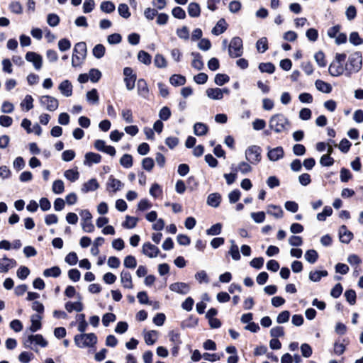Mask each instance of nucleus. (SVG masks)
<instances>
[{"label": "nucleus", "instance_id": "obj_6", "mask_svg": "<svg viewBox=\"0 0 363 363\" xmlns=\"http://www.w3.org/2000/svg\"><path fill=\"white\" fill-rule=\"evenodd\" d=\"M229 55L231 57H238L242 55V40L240 37H234L228 46Z\"/></svg>", "mask_w": 363, "mask_h": 363}, {"label": "nucleus", "instance_id": "obj_4", "mask_svg": "<svg viewBox=\"0 0 363 363\" xmlns=\"http://www.w3.org/2000/svg\"><path fill=\"white\" fill-rule=\"evenodd\" d=\"M74 341L77 347L79 348L92 347L97 343V337L93 333H82L76 335Z\"/></svg>", "mask_w": 363, "mask_h": 363}, {"label": "nucleus", "instance_id": "obj_40", "mask_svg": "<svg viewBox=\"0 0 363 363\" xmlns=\"http://www.w3.org/2000/svg\"><path fill=\"white\" fill-rule=\"evenodd\" d=\"M304 257L308 262L314 264L318 258V254L315 250H308L306 252Z\"/></svg>", "mask_w": 363, "mask_h": 363}, {"label": "nucleus", "instance_id": "obj_36", "mask_svg": "<svg viewBox=\"0 0 363 363\" xmlns=\"http://www.w3.org/2000/svg\"><path fill=\"white\" fill-rule=\"evenodd\" d=\"M169 82L174 86H182L186 83V78L181 74H173L169 78Z\"/></svg>", "mask_w": 363, "mask_h": 363}, {"label": "nucleus", "instance_id": "obj_41", "mask_svg": "<svg viewBox=\"0 0 363 363\" xmlns=\"http://www.w3.org/2000/svg\"><path fill=\"white\" fill-rule=\"evenodd\" d=\"M64 176L70 182H75L79 179V173L77 169H70L65 172Z\"/></svg>", "mask_w": 363, "mask_h": 363}, {"label": "nucleus", "instance_id": "obj_50", "mask_svg": "<svg viewBox=\"0 0 363 363\" xmlns=\"http://www.w3.org/2000/svg\"><path fill=\"white\" fill-rule=\"evenodd\" d=\"M123 264L126 268L135 269L137 266L136 259L133 255H128L124 259Z\"/></svg>", "mask_w": 363, "mask_h": 363}, {"label": "nucleus", "instance_id": "obj_21", "mask_svg": "<svg viewBox=\"0 0 363 363\" xmlns=\"http://www.w3.org/2000/svg\"><path fill=\"white\" fill-rule=\"evenodd\" d=\"M138 94L139 96L144 99H148L149 96V89L146 82L140 79L138 81Z\"/></svg>", "mask_w": 363, "mask_h": 363}, {"label": "nucleus", "instance_id": "obj_5", "mask_svg": "<svg viewBox=\"0 0 363 363\" xmlns=\"http://www.w3.org/2000/svg\"><path fill=\"white\" fill-rule=\"evenodd\" d=\"M262 150L257 145H251L248 147L245 152L246 160L252 164H257L262 159Z\"/></svg>", "mask_w": 363, "mask_h": 363}, {"label": "nucleus", "instance_id": "obj_20", "mask_svg": "<svg viewBox=\"0 0 363 363\" xmlns=\"http://www.w3.org/2000/svg\"><path fill=\"white\" fill-rule=\"evenodd\" d=\"M84 157V164L87 166H91L92 164H98L101 160L100 155L91 152H87Z\"/></svg>", "mask_w": 363, "mask_h": 363}, {"label": "nucleus", "instance_id": "obj_42", "mask_svg": "<svg viewBox=\"0 0 363 363\" xmlns=\"http://www.w3.org/2000/svg\"><path fill=\"white\" fill-rule=\"evenodd\" d=\"M60 274H61V270H60V267H58L57 266L52 267L49 269H46L43 272V275L46 277H58L60 275Z\"/></svg>", "mask_w": 363, "mask_h": 363}, {"label": "nucleus", "instance_id": "obj_24", "mask_svg": "<svg viewBox=\"0 0 363 363\" xmlns=\"http://www.w3.org/2000/svg\"><path fill=\"white\" fill-rule=\"evenodd\" d=\"M267 213L276 218H281L283 217V210L279 206L269 205L267 206Z\"/></svg>", "mask_w": 363, "mask_h": 363}, {"label": "nucleus", "instance_id": "obj_23", "mask_svg": "<svg viewBox=\"0 0 363 363\" xmlns=\"http://www.w3.org/2000/svg\"><path fill=\"white\" fill-rule=\"evenodd\" d=\"M99 186V184L96 179H91L87 182L84 183L82 187V191L83 193H87L96 190Z\"/></svg>", "mask_w": 363, "mask_h": 363}, {"label": "nucleus", "instance_id": "obj_48", "mask_svg": "<svg viewBox=\"0 0 363 363\" xmlns=\"http://www.w3.org/2000/svg\"><path fill=\"white\" fill-rule=\"evenodd\" d=\"M259 69L261 72L272 74L275 70L274 65L271 62H262L259 65Z\"/></svg>", "mask_w": 363, "mask_h": 363}, {"label": "nucleus", "instance_id": "obj_46", "mask_svg": "<svg viewBox=\"0 0 363 363\" xmlns=\"http://www.w3.org/2000/svg\"><path fill=\"white\" fill-rule=\"evenodd\" d=\"M33 99L31 95H26L21 103V106L26 108L28 111L33 108Z\"/></svg>", "mask_w": 363, "mask_h": 363}, {"label": "nucleus", "instance_id": "obj_1", "mask_svg": "<svg viewBox=\"0 0 363 363\" xmlns=\"http://www.w3.org/2000/svg\"><path fill=\"white\" fill-rule=\"evenodd\" d=\"M289 125V120L282 113L273 115L269 121V126L270 129L277 133H282L287 130Z\"/></svg>", "mask_w": 363, "mask_h": 363}, {"label": "nucleus", "instance_id": "obj_13", "mask_svg": "<svg viewBox=\"0 0 363 363\" xmlns=\"http://www.w3.org/2000/svg\"><path fill=\"white\" fill-rule=\"evenodd\" d=\"M169 289L180 294H187L190 291V286L184 282H176L169 286Z\"/></svg>", "mask_w": 363, "mask_h": 363}, {"label": "nucleus", "instance_id": "obj_16", "mask_svg": "<svg viewBox=\"0 0 363 363\" xmlns=\"http://www.w3.org/2000/svg\"><path fill=\"white\" fill-rule=\"evenodd\" d=\"M16 265V261L13 259H10L4 257L0 259V272L6 273L10 269L13 268Z\"/></svg>", "mask_w": 363, "mask_h": 363}, {"label": "nucleus", "instance_id": "obj_62", "mask_svg": "<svg viewBox=\"0 0 363 363\" xmlns=\"http://www.w3.org/2000/svg\"><path fill=\"white\" fill-rule=\"evenodd\" d=\"M172 13L174 18L178 19H184L186 18L185 11L179 6L174 7L172 11Z\"/></svg>", "mask_w": 363, "mask_h": 363}, {"label": "nucleus", "instance_id": "obj_38", "mask_svg": "<svg viewBox=\"0 0 363 363\" xmlns=\"http://www.w3.org/2000/svg\"><path fill=\"white\" fill-rule=\"evenodd\" d=\"M231 246L230 247V250L228 251V253L232 257L233 259L238 261L240 259V254L239 252V249L238 245L235 243V241L231 240L230 241Z\"/></svg>", "mask_w": 363, "mask_h": 363}, {"label": "nucleus", "instance_id": "obj_14", "mask_svg": "<svg viewBox=\"0 0 363 363\" xmlns=\"http://www.w3.org/2000/svg\"><path fill=\"white\" fill-rule=\"evenodd\" d=\"M123 186V184L118 179H115L113 176H110L107 184L106 189L108 191L116 192L121 190Z\"/></svg>", "mask_w": 363, "mask_h": 363}, {"label": "nucleus", "instance_id": "obj_29", "mask_svg": "<svg viewBox=\"0 0 363 363\" xmlns=\"http://www.w3.org/2000/svg\"><path fill=\"white\" fill-rule=\"evenodd\" d=\"M227 29L226 22L225 19H220L214 28L212 29V33L216 35H219Z\"/></svg>", "mask_w": 363, "mask_h": 363}, {"label": "nucleus", "instance_id": "obj_45", "mask_svg": "<svg viewBox=\"0 0 363 363\" xmlns=\"http://www.w3.org/2000/svg\"><path fill=\"white\" fill-rule=\"evenodd\" d=\"M157 332L155 330H150L145 335V341L147 345H153L157 340Z\"/></svg>", "mask_w": 363, "mask_h": 363}, {"label": "nucleus", "instance_id": "obj_58", "mask_svg": "<svg viewBox=\"0 0 363 363\" xmlns=\"http://www.w3.org/2000/svg\"><path fill=\"white\" fill-rule=\"evenodd\" d=\"M88 75L91 82L95 83L101 77V72L99 69L93 68L89 70Z\"/></svg>", "mask_w": 363, "mask_h": 363}, {"label": "nucleus", "instance_id": "obj_33", "mask_svg": "<svg viewBox=\"0 0 363 363\" xmlns=\"http://www.w3.org/2000/svg\"><path fill=\"white\" fill-rule=\"evenodd\" d=\"M315 85L316 89L323 93L328 94V93L331 92V91H332L331 85L327 82L322 81V80H320V79L316 80L315 82Z\"/></svg>", "mask_w": 363, "mask_h": 363}, {"label": "nucleus", "instance_id": "obj_27", "mask_svg": "<svg viewBox=\"0 0 363 363\" xmlns=\"http://www.w3.org/2000/svg\"><path fill=\"white\" fill-rule=\"evenodd\" d=\"M207 96L213 100H220L223 99L220 88H208L206 91Z\"/></svg>", "mask_w": 363, "mask_h": 363}, {"label": "nucleus", "instance_id": "obj_31", "mask_svg": "<svg viewBox=\"0 0 363 363\" xmlns=\"http://www.w3.org/2000/svg\"><path fill=\"white\" fill-rule=\"evenodd\" d=\"M191 55L194 57L191 66L197 70H201L203 67L201 55L199 52H192Z\"/></svg>", "mask_w": 363, "mask_h": 363}, {"label": "nucleus", "instance_id": "obj_28", "mask_svg": "<svg viewBox=\"0 0 363 363\" xmlns=\"http://www.w3.org/2000/svg\"><path fill=\"white\" fill-rule=\"evenodd\" d=\"M168 336L169 337V340L174 345V349L179 350V345L182 343L180 337V333L177 331L172 330L169 333Z\"/></svg>", "mask_w": 363, "mask_h": 363}, {"label": "nucleus", "instance_id": "obj_47", "mask_svg": "<svg viewBox=\"0 0 363 363\" xmlns=\"http://www.w3.org/2000/svg\"><path fill=\"white\" fill-rule=\"evenodd\" d=\"M138 221V219L137 218L126 216L125 221L122 225L125 228L131 229L136 226Z\"/></svg>", "mask_w": 363, "mask_h": 363}, {"label": "nucleus", "instance_id": "obj_60", "mask_svg": "<svg viewBox=\"0 0 363 363\" xmlns=\"http://www.w3.org/2000/svg\"><path fill=\"white\" fill-rule=\"evenodd\" d=\"M230 80V77L225 74H217L215 77L214 82L218 86H222Z\"/></svg>", "mask_w": 363, "mask_h": 363}, {"label": "nucleus", "instance_id": "obj_61", "mask_svg": "<svg viewBox=\"0 0 363 363\" xmlns=\"http://www.w3.org/2000/svg\"><path fill=\"white\" fill-rule=\"evenodd\" d=\"M221 229L222 225L220 223H216L206 230V234L208 235H217L221 233Z\"/></svg>", "mask_w": 363, "mask_h": 363}, {"label": "nucleus", "instance_id": "obj_26", "mask_svg": "<svg viewBox=\"0 0 363 363\" xmlns=\"http://www.w3.org/2000/svg\"><path fill=\"white\" fill-rule=\"evenodd\" d=\"M42 317L39 314H34L30 318L31 325L30 326V330L33 333L36 332L41 328Z\"/></svg>", "mask_w": 363, "mask_h": 363}, {"label": "nucleus", "instance_id": "obj_49", "mask_svg": "<svg viewBox=\"0 0 363 363\" xmlns=\"http://www.w3.org/2000/svg\"><path fill=\"white\" fill-rule=\"evenodd\" d=\"M100 8L102 11L110 13L115 10V5L110 1H105L101 2Z\"/></svg>", "mask_w": 363, "mask_h": 363}, {"label": "nucleus", "instance_id": "obj_37", "mask_svg": "<svg viewBox=\"0 0 363 363\" xmlns=\"http://www.w3.org/2000/svg\"><path fill=\"white\" fill-rule=\"evenodd\" d=\"M66 310L71 313L73 311L80 312L83 310V304L80 301L77 302H67L65 303Z\"/></svg>", "mask_w": 363, "mask_h": 363}, {"label": "nucleus", "instance_id": "obj_10", "mask_svg": "<svg viewBox=\"0 0 363 363\" xmlns=\"http://www.w3.org/2000/svg\"><path fill=\"white\" fill-rule=\"evenodd\" d=\"M26 60L32 62L35 69L39 70L43 65V58L41 55L34 52H28L26 55Z\"/></svg>", "mask_w": 363, "mask_h": 363}, {"label": "nucleus", "instance_id": "obj_44", "mask_svg": "<svg viewBox=\"0 0 363 363\" xmlns=\"http://www.w3.org/2000/svg\"><path fill=\"white\" fill-rule=\"evenodd\" d=\"M99 94L96 89H93L86 93V100L93 104H96L99 102Z\"/></svg>", "mask_w": 363, "mask_h": 363}, {"label": "nucleus", "instance_id": "obj_55", "mask_svg": "<svg viewBox=\"0 0 363 363\" xmlns=\"http://www.w3.org/2000/svg\"><path fill=\"white\" fill-rule=\"evenodd\" d=\"M333 213V209L330 206H325L323 211L321 213H318L317 219L320 221H324L328 216H331Z\"/></svg>", "mask_w": 363, "mask_h": 363}, {"label": "nucleus", "instance_id": "obj_11", "mask_svg": "<svg viewBox=\"0 0 363 363\" xmlns=\"http://www.w3.org/2000/svg\"><path fill=\"white\" fill-rule=\"evenodd\" d=\"M94 147L101 152H104L111 156L116 155V150L113 146L106 145V142L103 140H96L94 142Z\"/></svg>", "mask_w": 363, "mask_h": 363}, {"label": "nucleus", "instance_id": "obj_7", "mask_svg": "<svg viewBox=\"0 0 363 363\" xmlns=\"http://www.w3.org/2000/svg\"><path fill=\"white\" fill-rule=\"evenodd\" d=\"M39 102L41 106L49 111H55L59 106L58 100L50 95L41 96L39 98Z\"/></svg>", "mask_w": 363, "mask_h": 363}, {"label": "nucleus", "instance_id": "obj_12", "mask_svg": "<svg viewBox=\"0 0 363 363\" xmlns=\"http://www.w3.org/2000/svg\"><path fill=\"white\" fill-rule=\"evenodd\" d=\"M142 252L145 255L147 256L148 257L154 258L158 255L160 250L157 246L147 242L143 244L142 247Z\"/></svg>", "mask_w": 363, "mask_h": 363}, {"label": "nucleus", "instance_id": "obj_25", "mask_svg": "<svg viewBox=\"0 0 363 363\" xmlns=\"http://www.w3.org/2000/svg\"><path fill=\"white\" fill-rule=\"evenodd\" d=\"M221 201V196L218 193H212L207 197V204L210 206L216 208Z\"/></svg>", "mask_w": 363, "mask_h": 363}, {"label": "nucleus", "instance_id": "obj_53", "mask_svg": "<svg viewBox=\"0 0 363 363\" xmlns=\"http://www.w3.org/2000/svg\"><path fill=\"white\" fill-rule=\"evenodd\" d=\"M118 11L119 15L124 18H128L130 16L129 8L125 4H120L118 7Z\"/></svg>", "mask_w": 363, "mask_h": 363}, {"label": "nucleus", "instance_id": "obj_32", "mask_svg": "<svg viewBox=\"0 0 363 363\" xmlns=\"http://www.w3.org/2000/svg\"><path fill=\"white\" fill-rule=\"evenodd\" d=\"M188 13L192 18H196L200 16L201 9L197 3L191 2L188 6Z\"/></svg>", "mask_w": 363, "mask_h": 363}, {"label": "nucleus", "instance_id": "obj_34", "mask_svg": "<svg viewBox=\"0 0 363 363\" xmlns=\"http://www.w3.org/2000/svg\"><path fill=\"white\" fill-rule=\"evenodd\" d=\"M208 130V126L203 123H196L194 125V133L196 135L201 136L207 133Z\"/></svg>", "mask_w": 363, "mask_h": 363}, {"label": "nucleus", "instance_id": "obj_64", "mask_svg": "<svg viewBox=\"0 0 363 363\" xmlns=\"http://www.w3.org/2000/svg\"><path fill=\"white\" fill-rule=\"evenodd\" d=\"M9 9L12 13L21 14L23 12L22 5L18 1H13L9 4Z\"/></svg>", "mask_w": 363, "mask_h": 363}, {"label": "nucleus", "instance_id": "obj_51", "mask_svg": "<svg viewBox=\"0 0 363 363\" xmlns=\"http://www.w3.org/2000/svg\"><path fill=\"white\" fill-rule=\"evenodd\" d=\"M120 164L125 168H130L133 165V157L129 154H125L120 160Z\"/></svg>", "mask_w": 363, "mask_h": 363}, {"label": "nucleus", "instance_id": "obj_9", "mask_svg": "<svg viewBox=\"0 0 363 363\" xmlns=\"http://www.w3.org/2000/svg\"><path fill=\"white\" fill-rule=\"evenodd\" d=\"M125 75L124 82L128 90H132L135 87L136 76L133 74V69L130 67H125L123 69Z\"/></svg>", "mask_w": 363, "mask_h": 363}, {"label": "nucleus", "instance_id": "obj_52", "mask_svg": "<svg viewBox=\"0 0 363 363\" xmlns=\"http://www.w3.org/2000/svg\"><path fill=\"white\" fill-rule=\"evenodd\" d=\"M52 189L56 194H62L65 189L64 182L60 179L55 180L53 182Z\"/></svg>", "mask_w": 363, "mask_h": 363}, {"label": "nucleus", "instance_id": "obj_3", "mask_svg": "<svg viewBox=\"0 0 363 363\" xmlns=\"http://www.w3.org/2000/svg\"><path fill=\"white\" fill-rule=\"evenodd\" d=\"M86 43L84 42L77 43L73 49L72 66L74 67L81 66L86 59Z\"/></svg>", "mask_w": 363, "mask_h": 363}, {"label": "nucleus", "instance_id": "obj_54", "mask_svg": "<svg viewBox=\"0 0 363 363\" xmlns=\"http://www.w3.org/2000/svg\"><path fill=\"white\" fill-rule=\"evenodd\" d=\"M258 52L263 53L268 49L267 39L265 37L261 38L257 42Z\"/></svg>", "mask_w": 363, "mask_h": 363}, {"label": "nucleus", "instance_id": "obj_17", "mask_svg": "<svg viewBox=\"0 0 363 363\" xmlns=\"http://www.w3.org/2000/svg\"><path fill=\"white\" fill-rule=\"evenodd\" d=\"M284 155V149L282 147H277L268 150L267 157L269 160L275 162L281 159Z\"/></svg>", "mask_w": 363, "mask_h": 363}, {"label": "nucleus", "instance_id": "obj_57", "mask_svg": "<svg viewBox=\"0 0 363 363\" xmlns=\"http://www.w3.org/2000/svg\"><path fill=\"white\" fill-rule=\"evenodd\" d=\"M154 64L158 68H164L167 67V61L163 55L157 54L155 56Z\"/></svg>", "mask_w": 363, "mask_h": 363}, {"label": "nucleus", "instance_id": "obj_59", "mask_svg": "<svg viewBox=\"0 0 363 363\" xmlns=\"http://www.w3.org/2000/svg\"><path fill=\"white\" fill-rule=\"evenodd\" d=\"M58 48L61 52H65L70 49L71 43L67 38H62L58 41Z\"/></svg>", "mask_w": 363, "mask_h": 363}, {"label": "nucleus", "instance_id": "obj_22", "mask_svg": "<svg viewBox=\"0 0 363 363\" xmlns=\"http://www.w3.org/2000/svg\"><path fill=\"white\" fill-rule=\"evenodd\" d=\"M121 281L124 288L133 289L132 277L129 272L123 270L121 273Z\"/></svg>", "mask_w": 363, "mask_h": 363}, {"label": "nucleus", "instance_id": "obj_35", "mask_svg": "<svg viewBox=\"0 0 363 363\" xmlns=\"http://www.w3.org/2000/svg\"><path fill=\"white\" fill-rule=\"evenodd\" d=\"M328 272L326 270L322 271H311L309 273V279L313 282L319 281L322 277L328 276Z\"/></svg>", "mask_w": 363, "mask_h": 363}, {"label": "nucleus", "instance_id": "obj_2", "mask_svg": "<svg viewBox=\"0 0 363 363\" xmlns=\"http://www.w3.org/2000/svg\"><path fill=\"white\" fill-rule=\"evenodd\" d=\"M362 65V56L360 52H355L349 56L345 64L346 75L350 76L352 73L358 72Z\"/></svg>", "mask_w": 363, "mask_h": 363}, {"label": "nucleus", "instance_id": "obj_39", "mask_svg": "<svg viewBox=\"0 0 363 363\" xmlns=\"http://www.w3.org/2000/svg\"><path fill=\"white\" fill-rule=\"evenodd\" d=\"M105 52L106 48L102 44H97L92 50L93 55L97 59L102 58L105 55Z\"/></svg>", "mask_w": 363, "mask_h": 363}, {"label": "nucleus", "instance_id": "obj_18", "mask_svg": "<svg viewBox=\"0 0 363 363\" xmlns=\"http://www.w3.org/2000/svg\"><path fill=\"white\" fill-rule=\"evenodd\" d=\"M340 240L342 243H349L353 238L352 232L347 229L345 225H342L339 230Z\"/></svg>", "mask_w": 363, "mask_h": 363}, {"label": "nucleus", "instance_id": "obj_15", "mask_svg": "<svg viewBox=\"0 0 363 363\" xmlns=\"http://www.w3.org/2000/svg\"><path fill=\"white\" fill-rule=\"evenodd\" d=\"M328 72L333 77H339L345 72V66L342 64L333 61L329 66Z\"/></svg>", "mask_w": 363, "mask_h": 363}, {"label": "nucleus", "instance_id": "obj_19", "mask_svg": "<svg viewBox=\"0 0 363 363\" xmlns=\"http://www.w3.org/2000/svg\"><path fill=\"white\" fill-rule=\"evenodd\" d=\"M58 89L60 93L66 97L71 96L72 94V85L67 79L62 81L60 84Z\"/></svg>", "mask_w": 363, "mask_h": 363}, {"label": "nucleus", "instance_id": "obj_30", "mask_svg": "<svg viewBox=\"0 0 363 363\" xmlns=\"http://www.w3.org/2000/svg\"><path fill=\"white\" fill-rule=\"evenodd\" d=\"M231 169L235 172H240L243 174L250 172L252 169L250 163L246 162H241L236 167H232Z\"/></svg>", "mask_w": 363, "mask_h": 363}, {"label": "nucleus", "instance_id": "obj_8", "mask_svg": "<svg viewBox=\"0 0 363 363\" xmlns=\"http://www.w3.org/2000/svg\"><path fill=\"white\" fill-rule=\"evenodd\" d=\"M33 343L40 345L42 347H45L48 345V342L40 334L29 335L27 340H25L24 345L26 347H31Z\"/></svg>", "mask_w": 363, "mask_h": 363}, {"label": "nucleus", "instance_id": "obj_63", "mask_svg": "<svg viewBox=\"0 0 363 363\" xmlns=\"http://www.w3.org/2000/svg\"><path fill=\"white\" fill-rule=\"evenodd\" d=\"M60 18L57 14L50 13L47 17V23L52 27L57 26L59 24Z\"/></svg>", "mask_w": 363, "mask_h": 363}, {"label": "nucleus", "instance_id": "obj_56", "mask_svg": "<svg viewBox=\"0 0 363 363\" xmlns=\"http://www.w3.org/2000/svg\"><path fill=\"white\" fill-rule=\"evenodd\" d=\"M349 40L350 43L356 46L363 43V39L360 38L357 32L351 33L350 35Z\"/></svg>", "mask_w": 363, "mask_h": 363}, {"label": "nucleus", "instance_id": "obj_43", "mask_svg": "<svg viewBox=\"0 0 363 363\" xmlns=\"http://www.w3.org/2000/svg\"><path fill=\"white\" fill-rule=\"evenodd\" d=\"M138 59L140 62L149 65L151 63L152 57L149 53L141 50L138 53Z\"/></svg>", "mask_w": 363, "mask_h": 363}]
</instances>
